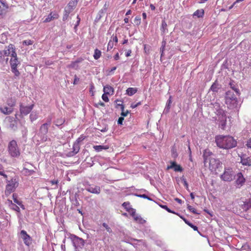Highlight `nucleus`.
Returning <instances> with one entry per match:
<instances>
[{
  "mask_svg": "<svg viewBox=\"0 0 251 251\" xmlns=\"http://www.w3.org/2000/svg\"><path fill=\"white\" fill-rule=\"evenodd\" d=\"M217 146L220 148L229 150L235 147L237 142L232 136L229 135H218L215 137Z\"/></svg>",
  "mask_w": 251,
  "mask_h": 251,
  "instance_id": "nucleus-1",
  "label": "nucleus"
},
{
  "mask_svg": "<svg viewBox=\"0 0 251 251\" xmlns=\"http://www.w3.org/2000/svg\"><path fill=\"white\" fill-rule=\"evenodd\" d=\"M8 151L9 154L12 157H18L20 155V150L18 147L17 142L13 140L8 145Z\"/></svg>",
  "mask_w": 251,
  "mask_h": 251,
  "instance_id": "nucleus-2",
  "label": "nucleus"
},
{
  "mask_svg": "<svg viewBox=\"0 0 251 251\" xmlns=\"http://www.w3.org/2000/svg\"><path fill=\"white\" fill-rule=\"evenodd\" d=\"M6 185L5 194L6 195H9L12 192H14L18 186V182L16 178H12L8 181Z\"/></svg>",
  "mask_w": 251,
  "mask_h": 251,
  "instance_id": "nucleus-3",
  "label": "nucleus"
},
{
  "mask_svg": "<svg viewBox=\"0 0 251 251\" xmlns=\"http://www.w3.org/2000/svg\"><path fill=\"white\" fill-rule=\"evenodd\" d=\"M213 119L216 124L219 125V127L223 130L225 129L226 125V113L219 116L213 117Z\"/></svg>",
  "mask_w": 251,
  "mask_h": 251,
  "instance_id": "nucleus-4",
  "label": "nucleus"
},
{
  "mask_svg": "<svg viewBox=\"0 0 251 251\" xmlns=\"http://www.w3.org/2000/svg\"><path fill=\"white\" fill-rule=\"evenodd\" d=\"M234 173L231 169H225V172L223 175L221 176V178L224 181H230L232 180Z\"/></svg>",
  "mask_w": 251,
  "mask_h": 251,
  "instance_id": "nucleus-5",
  "label": "nucleus"
},
{
  "mask_svg": "<svg viewBox=\"0 0 251 251\" xmlns=\"http://www.w3.org/2000/svg\"><path fill=\"white\" fill-rule=\"evenodd\" d=\"M225 102L228 108L234 111H238L240 106V101L238 99H233L232 100H228Z\"/></svg>",
  "mask_w": 251,
  "mask_h": 251,
  "instance_id": "nucleus-6",
  "label": "nucleus"
},
{
  "mask_svg": "<svg viewBox=\"0 0 251 251\" xmlns=\"http://www.w3.org/2000/svg\"><path fill=\"white\" fill-rule=\"evenodd\" d=\"M209 168L212 171H216L222 166L220 161L214 157H210L209 158Z\"/></svg>",
  "mask_w": 251,
  "mask_h": 251,
  "instance_id": "nucleus-7",
  "label": "nucleus"
},
{
  "mask_svg": "<svg viewBox=\"0 0 251 251\" xmlns=\"http://www.w3.org/2000/svg\"><path fill=\"white\" fill-rule=\"evenodd\" d=\"M21 237L23 240L24 244L27 247H29L32 243V238L27 233L26 231L22 230L20 232Z\"/></svg>",
  "mask_w": 251,
  "mask_h": 251,
  "instance_id": "nucleus-8",
  "label": "nucleus"
},
{
  "mask_svg": "<svg viewBox=\"0 0 251 251\" xmlns=\"http://www.w3.org/2000/svg\"><path fill=\"white\" fill-rule=\"evenodd\" d=\"M72 240L74 246L75 248H82L85 244L84 240L76 235H73L72 237Z\"/></svg>",
  "mask_w": 251,
  "mask_h": 251,
  "instance_id": "nucleus-9",
  "label": "nucleus"
},
{
  "mask_svg": "<svg viewBox=\"0 0 251 251\" xmlns=\"http://www.w3.org/2000/svg\"><path fill=\"white\" fill-rule=\"evenodd\" d=\"M34 106V104L29 106H24L22 104L20 105V110L21 114L23 115H26L29 114L32 110Z\"/></svg>",
  "mask_w": 251,
  "mask_h": 251,
  "instance_id": "nucleus-10",
  "label": "nucleus"
},
{
  "mask_svg": "<svg viewBox=\"0 0 251 251\" xmlns=\"http://www.w3.org/2000/svg\"><path fill=\"white\" fill-rule=\"evenodd\" d=\"M50 124L51 119H49L48 122L42 125L39 129V133L43 135H46L48 132L49 127L50 126Z\"/></svg>",
  "mask_w": 251,
  "mask_h": 251,
  "instance_id": "nucleus-11",
  "label": "nucleus"
},
{
  "mask_svg": "<svg viewBox=\"0 0 251 251\" xmlns=\"http://www.w3.org/2000/svg\"><path fill=\"white\" fill-rule=\"evenodd\" d=\"M240 158V162L243 165L251 167V156H247L246 155H243Z\"/></svg>",
  "mask_w": 251,
  "mask_h": 251,
  "instance_id": "nucleus-12",
  "label": "nucleus"
},
{
  "mask_svg": "<svg viewBox=\"0 0 251 251\" xmlns=\"http://www.w3.org/2000/svg\"><path fill=\"white\" fill-rule=\"evenodd\" d=\"M171 169H174L175 172H181L183 171V168L180 165L177 164L175 161H171V165L168 166L167 168V170Z\"/></svg>",
  "mask_w": 251,
  "mask_h": 251,
  "instance_id": "nucleus-13",
  "label": "nucleus"
},
{
  "mask_svg": "<svg viewBox=\"0 0 251 251\" xmlns=\"http://www.w3.org/2000/svg\"><path fill=\"white\" fill-rule=\"evenodd\" d=\"M236 94H234V92L231 90H228L226 93L225 101H227L228 100H233V99H237Z\"/></svg>",
  "mask_w": 251,
  "mask_h": 251,
  "instance_id": "nucleus-14",
  "label": "nucleus"
},
{
  "mask_svg": "<svg viewBox=\"0 0 251 251\" xmlns=\"http://www.w3.org/2000/svg\"><path fill=\"white\" fill-rule=\"evenodd\" d=\"M106 10L107 7L106 4H105L103 8L100 9L97 14V15L94 21L95 23H98L100 20L101 17H102V16H103L104 13L106 12Z\"/></svg>",
  "mask_w": 251,
  "mask_h": 251,
  "instance_id": "nucleus-15",
  "label": "nucleus"
},
{
  "mask_svg": "<svg viewBox=\"0 0 251 251\" xmlns=\"http://www.w3.org/2000/svg\"><path fill=\"white\" fill-rule=\"evenodd\" d=\"M222 86L220 84L218 81L216 80L211 86L210 90L213 92L216 93H218L219 90L221 89Z\"/></svg>",
  "mask_w": 251,
  "mask_h": 251,
  "instance_id": "nucleus-16",
  "label": "nucleus"
},
{
  "mask_svg": "<svg viewBox=\"0 0 251 251\" xmlns=\"http://www.w3.org/2000/svg\"><path fill=\"white\" fill-rule=\"evenodd\" d=\"M79 0H71L65 9L72 12L76 7Z\"/></svg>",
  "mask_w": 251,
  "mask_h": 251,
  "instance_id": "nucleus-17",
  "label": "nucleus"
},
{
  "mask_svg": "<svg viewBox=\"0 0 251 251\" xmlns=\"http://www.w3.org/2000/svg\"><path fill=\"white\" fill-rule=\"evenodd\" d=\"M58 17H59V16L56 13L51 12L48 16V17L45 19L43 22L44 23H49L52 20L58 19Z\"/></svg>",
  "mask_w": 251,
  "mask_h": 251,
  "instance_id": "nucleus-18",
  "label": "nucleus"
},
{
  "mask_svg": "<svg viewBox=\"0 0 251 251\" xmlns=\"http://www.w3.org/2000/svg\"><path fill=\"white\" fill-rule=\"evenodd\" d=\"M86 190L93 194H99L100 193V188L99 186H89L86 188Z\"/></svg>",
  "mask_w": 251,
  "mask_h": 251,
  "instance_id": "nucleus-19",
  "label": "nucleus"
},
{
  "mask_svg": "<svg viewBox=\"0 0 251 251\" xmlns=\"http://www.w3.org/2000/svg\"><path fill=\"white\" fill-rule=\"evenodd\" d=\"M236 183L238 185H243L245 182V178L244 177L241 173H238L237 174V179L236 180Z\"/></svg>",
  "mask_w": 251,
  "mask_h": 251,
  "instance_id": "nucleus-20",
  "label": "nucleus"
},
{
  "mask_svg": "<svg viewBox=\"0 0 251 251\" xmlns=\"http://www.w3.org/2000/svg\"><path fill=\"white\" fill-rule=\"evenodd\" d=\"M160 29L162 35H164L167 33H168L167 24L164 20L162 21Z\"/></svg>",
  "mask_w": 251,
  "mask_h": 251,
  "instance_id": "nucleus-21",
  "label": "nucleus"
},
{
  "mask_svg": "<svg viewBox=\"0 0 251 251\" xmlns=\"http://www.w3.org/2000/svg\"><path fill=\"white\" fill-rule=\"evenodd\" d=\"M0 111L4 115H9L13 111V108L5 106L4 107L0 105Z\"/></svg>",
  "mask_w": 251,
  "mask_h": 251,
  "instance_id": "nucleus-22",
  "label": "nucleus"
},
{
  "mask_svg": "<svg viewBox=\"0 0 251 251\" xmlns=\"http://www.w3.org/2000/svg\"><path fill=\"white\" fill-rule=\"evenodd\" d=\"M212 152L208 149H206L204 151L203 153V157L204 162H206L209 160L210 157H213Z\"/></svg>",
  "mask_w": 251,
  "mask_h": 251,
  "instance_id": "nucleus-23",
  "label": "nucleus"
},
{
  "mask_svg": "<svg viewBox=\"0 0 251 251\" xmlns=\"http://www.w3.org/2000/svg\"><path fill=\"white\" fill-rule=\"evenodd\" d=\"M103 92L104 93L108 95H113L114 93V89L112 87L109 85H106L103 87Z\"/></svg>",
  "mask_w": 251,
  "mask_h": 251,
  "instance_id": "nucleus-24",
  "label": "nucleus"
},
{
  "mask_svg": "<svg viewBox=\"0 0 251 251\" xmlns=\"http://www.w3.org/2000/svg\"><path fill=\"white\" fill-rule=\"evenodd\" d=\"M29 164L28 163H25V164H24V169H23V172L24 173V174L26 175V176H30V175H32V174H33L35 171L33 170H30V169H28L27 168H26L25 167L27 165H29Z\"/></svg>",
  "mask_w": 251,
  "mask_h": 251,
  "instance_id": "nucleus-25",
  "label": "nucleus"
},
{
  "mask_svg": "<svg viewBox=\"0 0 251 251\" xmlns=\"http://www.w3.org/2000/svg\"><path fill=\"white\" fill-rule=\"evenodd\" d=\"M229 85L230 86V87L232 89L231 91H234L235 92V93L236 94V95H240L239 90L236 86L234 81H231L229 83Z\"/></svg>",
  "mask_w": 251,
  "mask_h": 251,
  "instance_id": "nucleus-26",
  "label": "nucleus"
},
{
  "mask_svg": "<svg viewBox=\"0 0 251 251\" xmlns=\"http://www.w3.org/2000/svg\"><path fill=\"white\" fill-rule=\"evenodd\" d=\"M10 64L11 68H13V67L17 68V66L20 64V62L18 60V58H11Z\"/></svg>",
  "mask_w": 251,
  "mask_h": 251,
  "instance_id": "nucleus-27",
  "label": "nucleus"
},
{
  "mask_svg": "<svg viewBox=\"0 0 251 251\" xmlns=\"http://www.w3.org/2000/svg\"><path fill=\"white\" fill-rule=\"evenodd\" d=\"M13 49V45L10 44L8 46V49L6 50H1V52H2L3 55L5 56H8L10 53L11 51V50Z\"/></svg>",
  "mask_w": 251,
  "mask_h": 251,
  "instance_id": "nucleus-28",
  "label": "nucleus"
},
{
  "mask_svg": "<svg viewBox=\"0 0 251 251\" xmlns=\"http://www.w3.org/2000/svg\"><path fill=\"white\" fill-rule=\"evenodd\" d=\"M6 104L9 107L13 108L16 105V100L14 98H10L7 100Z\"/></svg>",
  "mask_w": 251,
  "mask_h": 251,
  "instance_id": "nucleus-29",
  "label": "nucleus"
},
{
  "mask_svg": "<svg viewBox=\"0 0 251 251\" xmlns=\"http://www.w3.org/2000/svg\"><path fill=\"white\" fill-rule=\"evenodd\" d=\"M8 202L9 203V206L11 209L17 212H20V208L15 204L13 203L12 201L8 200Z\"/></svg>",
  "mask_w": 251,
  "mask_h": 251,
  "instance_id": "nucleus-30",
  "label": "nucleus"
},
{
  "mask_svg": "<svg viewBox=\"0 0 251 251\" xmlns=\"http://www.w3.org/2000/svg\"><path fill=\"white\" fill-rule=\"evenodd\" d=\"M204 14V11L203 9H200V10L198 9V10H196L194 13L193 16V17L196 16L198 18H201L203 16Z\"/></svg>",
  "mask_w": 251,
  "mask_h": 251,
  "instance_id": "nucleus-31",
  "label": "nucleus"
},
{
  "mask_svg": "<svg viewBox=\"0 0 251 251\" xmlns=\"http://www.w3.org/2000/svg\"><path fill=\"white\" fill-rule=\"evenodd\" d=\"M137 89L136 88L130 87V88H128L126 90V94L129 96H131L133 95L134 94H135L137 92Z\"/></svg>",
  "mask_w": 251,
  "mask_h": 251,
  "instance_id": "nucleus-32",
  "label": "nucleus"
},
{
  "mask_svg": "<svg viewBox=\"0 0 251 251\" xmlns=\"http://www.w3.org/2000/svg\"><path fill=\"white\" fill-rule=\"evenodd\" d=\"M212 105V109L214 111V113L222 109V107L220 103L216 101L211 104Z\"/></svg>",
  "mask_w": 251,
  "mask_h": 251,
  "instance_id": "nucleus-33",
  "label": "nucleus"
},
{
  "mask_svg": "<svg viewBox=\"0 0 251 251\" xmlns=\"http://www.w3.org/2000/svg\"><path fill=\"white\" fill-rule=\"evenodd\" d=\"M134 220L137 222L139 224H145L146 221V220H144L140 215H138L136 214L134 217Z\"/></svg>",
  "mask_w": 251,
  "mask_h": 251,
  "instance_id": "nucleus-34",
  "label": "nucleus"
},
{
  "mask_svg": "<svg viewBox=\"0 0 251 251\" xmlns=\"http://www.w3.org/2000/svg\"><path fill=\"white\" fill-rule=\"evenodd\" d=\"M80 147L78 142H75L73 147V155L76 154L79 151Z\"/></svg>",
  "mask_w": 251,
  "mask_h": 251,
  "instance_id": "nucleus-35",
  "label": "nucleus"
},
{
  "mask_svg": "<svg viewBox=\"0 0 251 251\" xmlns=\"http://www.w3.org/2000/svg\"><path fill=\"white\" fill-rule=\"evenodd\" d=\"M241 207L243 211H247L251 207V205H250L246 201H243V204H241Z\"/></svg>",
  "mask_w": 251,
  "mask_h": 251,
  "instance_id": "nucleus-36",
  "label": "nucleus"
},
{
  "mask_svg": "<svg viewBox=\"0 0 251 251\" xmlns=\"http://www.w3.org/2000/svg\"><path fill=\"white\" fill-rule=\"evenodd\" d=\"M94 148L97 151H100L102 150H107L109 149V147L108 146L99 145L95 146Z\"/></svg>",
  "mask_w": 251,
  "mask_h": 251,
  "instance_id": "nucleus-37",
  "label": "nucleus"
},
{
  "mask_svg": "<svg viewBox=\"0 0 251 251\" xmlns=\"http://www.w3.org/2000/svg\"><path fill=\"white\" fill-rule=\"evenodd\" d=\"M172 103V96H170L169 100H167L166 107L164 109V111L168 112L170 110L171 104Z\"/></svg>",
  "mask_w": 251,
  "mask_h": 251,
  "instance_id": "nucleus-38",
  "label": "nucleus"
},
{
  "mask_svg": "<svg viewBox=\"0 0 251 251\" xmlns=\"http://www.w3.org/2000/svg\"><path fill=\"white\" fill-rule=\"evenodd\" d=\"M101 51L100 50H98V49H96L94 51V54L93 55V57L96 60H97L100 58V57L101 56Z\"/></svg>",
  "mask_w": 251,
  "mask_h": 251,
  "instance_id": "nucleus-39",
  "label": "nucleus"
},
{
  "mask_svg": "<svg viewBox=\"0 0 251 251\" xmlns=\"http://www.w3.org/2000/svg\"><path fill=\"white\" fill-rule=\"evenodd\" d=\"M64 119L60 118L56 120L54 123L56 126H60L64 124Z\"/></svg>",
  "mask_w": 251,
  "mask_h": 251,
  "instance_id": "nucleus-40",
  "label": "nucleus"
},
{
  "mask_svg": "<svg viewBox=\"0 0 251 251\" xmlns=\"http://www.w3.org/2000/svg\"><path fill=\"white\" fill-rule=\"evenodd\" d=\"M71 12L70 10H68L65 8L64 14L62 19L63 21H66L68 19L69 15Z\"/></svg>",
  "mask_w": 251,
  "mask_h": 251,
  "instance_id": "nucleus-41",
  "label": "nucleus"
},
{
  "mask_svg": "<svg viewBox=\"0 0 251 251\" xmlns=\"http://www.w3.org/2000/svg\"><path fill=\"white\" fill-rule=\"evenodd\" d=\"M187 209L191 212H192L194 214H200L199 213L197 212V211L193 208L192 206L189 205V204H187Z\"/></svg>",
  "mask_w": 251,
  "mask_h": 251,
  "instance_id": "nucleus-42",
  "label": "nucleus"
},
{
  "mask_svg": "<svg viewBox=\"0 0 251 251\" xmlns=\"http://www.w3.org/2000/svg\"><path fill=\"white\" fill-rule=\"evenodd\" d=\"M11 71L14 74L15 76H19L20 75V73L17 68L13 67V68H11Z\"/></svg>",
  "mask_w": 251,
  "mask_h": 251,
  "instance_id": "nucleus-43",
  "label": "nucleus"
},
{
  "mask_svg": "<svg viewBox=\"0 0 251 251\" xmlns=\"http://www.w3.org/2000/svg\"><path fill=\"white\" fill-rule=\"evenodd\" d=\"M11 58H18L17 56V53L15 51V48L14 47V46L13 45V49L11 50Z\"/></svg>",
  "mask_w": 251,
  "mask_h": 251,
  "instance_id": "nucleus-44",
  "label": "nucleus"
},
{
  "mask_svg": "<svg viewBox=\"0 0 251 251\" xmlns=\"http://www.w3.org/2000/svg\"><path fill=\"white\" fill-rule=\"evenodd\" d=\"M141 17L140 16L135 17L134 22L136 25H139L141 24Z\"/></svg>",
  "mask_w": 251,
  "mask_h": 251,
  "instance_id": "nucleus-45",
  "label": "nucleus"
},
{
  "mask_svg": "<svg viewBox=\"0 0 251 251\" xmlns=\"http://www.w3.org/2000/svg\"><path fill=\"white\" fill-rule=\"evenodd\" d=\"M0 4H1V6L2 8L3 9L4 11H5L7 9H8V6L6 3L3 0H0Z\"/></svg>",
  "mask_w": 251,
  "mask_h": 251,
  "instance_id": "nucleus-46",
  "label": "nucleus"
},
{
  "mask_svg": "<svg viewBox=\"0 0 251 251\" xmlns=\"http://www.w3.org/2000/svg\"><path fill=\"white\" fill-rule=\"evenodd\" d=\"M122 206L126 209V211H127V210H129V208H131L130 206V203L128 201L124 202L122 204Z\"/></svg>",
  "mask_w": 251,
  "mask_h": 251,
  "instance_id": "nucleus-47",
  "label": "nucleus"
},
{
  "mask_svg": "<svg viewBox=\"0 0 251 251\" xmlns=\"http://www.w3.org/2000/svg\"><path fill=\"white\" fill-rule=\"evenodd\" d=\"M127 212L130 213L133 218L136 215L135 209L132 207L129 208V210H127Z\"/></svg>",
  "mask_w": 251,
  "mask_h": 251,
  "instance_id": "nucleus-48",
  "label": "nucleus"
},
{
  "mask_svg": "<svg viewBox=\"0 0 251 251\" xmlns=\"http://www.w3.org/2000/svg\"><path fill=\"white\" fill-rule=\"evenodd\" d=\"M113 46H114L113 41H112V40L110 39L109 42L108 43L107 50L109 51L110 50H111L113 48Z\"/></svg>",
  "mask_w": 251,
  "mask_h": 251,
  "instance_id": "nucleus-49",
  "label": "nucleus"
},
{
  "mask_svg": "<svg viewBox=\"0 0 251 251\" xmlns=\"http://www.w3.org/2000/svg\"><path fill=\"white\" fill-rule=\"evenodd\" d=\"M0 175L4 176V178H7V176L4 174V171L2 165L0 164Z\"/></svg>",
  "mask_w": 251,
  "mask_h": 251,
  "instance_id": "nucleus-50",
  "label": "nucleus"
},
{
  "mask_svg": "<svg viewBox=\"0 0 251 251\" xmlns=\"http://www.w3.org/2000/svg\"><path fill=\"white\" fill-rule=\"evenodd\" d=\"M215 113L217 116H219L221 115H223V114H224L225 113H226V112L223 108H222L220 110H218V111L215 112Z\"/></svg>",
  "mask_w": 251,
  "mask_h": 251,
  "instance_id": "nucleus-51",
  "label": "nucleus"
},
{
  "mask_svg": "<svg viewBox=\"0 0 251 251\" xmlns=\"http://www.w3.org/2000/svg\"><path fill=\"white\" fill-rule=\"evenodd\" d=\"M160 207L162 208L165 209L166 211H167L168 212L171 213H175V212L173 211H172L168 207V206L166 205H160Z\"/></svg>",
  "mask_w": 251,
  "mask_h": 251,
  "instance_id": "nucleus-52",
  "label": "nucleus"
},
{
  "mask_svg": "<svg viewBox=\"0 0 251 251\" xmlns=\"http://www.w3.org/2000/svg\"><path fill=\"white\" fill-rule=\"evenodd\" d=\"M102 226L105 228L106 231L109 232V233H111L112 232V230L111 229V228L108 226V225L107 224H106L105 223H103L102 224Z\"/></svg>",
  "mask_w": 251,
  "mask_h": 251,
  "instance_id": "nucleus-53",
  "label": "nucleus"
},
{
  "mask_svg": "<svg viewBox=\"0 0 251 251\" xmlns=\"http://www.w3.org/2000/svg\"><path fill=\"white\" fill-rule=\"evenodd\" d=\"M182 180L183 182L184 186L185 187V188L186 189V190L190 192V190L189 189L188 184V183H187V182L186 181V179L185 178H182Z\"/></svg>",
  "mask_w": 251,
  "mask_h": 251,
  "instance_id": "nucleus-54",
  "label": "nucleus"
},
{
  "mask_svg": "<svg viewBox=\"0 0 251 251\" xmlns=\"http://www.w3.org/2000/svg\"><path fill=\"white\" fill-rule=\"evenodd\" d=\"M189 226H190L191 228H192L195 231H198V233L200 234V235H201V236H203L201 233L199 231H198V227L196 226H195L194 225H193L192 223Z\"/></svg>",
  "mask_w": 251,
  "mask_h": 251,
  "instance_id": "nucleus-55",
  "label": "nucleus"
},
{
  "mask_svg": "<svg viewBox=\"0 0 251 251\" xmlns=\"http://www.w3.org/2000/svg\"><path fill=\"white\" fill-rule=\"evenodd\" d=\"M13 198L14 202L15 203H17L19 205H21V202H22L17 200V199L16 198V196L15 194L13 195Z\"/></svg>",
  "mask_w": 251,
  "mask_h": 251,
  "instance_id": "nucleus-56",
  "label": "nucleus"
},
{
  "mask_svg": "<svg viewBox=\"0 0 251 251\" xmlns=\"http://www.w3.org/2000/svg\"><path fill=\"white\" fill-rule=\"evenodd\" d=\"M69 66L70 67L75 69H77L78 67L77 64L75 61L72 62Z\"/></svg>",
  "mask_w": 251,
  "mask_h": 251,
  "instance_id": "nucleus-57",
  "label": "nucleus"
},
{
  "mask_svg": "<svg viewBox=\"0 0 251 251\" xmlns=\"http://www.w3.org/2000/svg\"><path fill=\"white\" fill-rule=\"evenodd\" d=\"M33 42L30 40H26L23 41V44L28 46L32 45Z\"/></svg>",
  "mask_w": 251,
  "mask_h": 251,
  "instance_id": "nucleus-58",
  "label": "nucleus"
},
{
  "mask_svg": "<svg viewBox=\"0 0 251 251\" xmlns=\"http://www.w3.org/2000/svg\"><path fill=\"white\" fill-rule=\"evenodd\" d=\"M108 94H105L104 93V94H102V99L105 101V102H108L109 101V99L107 97V95Z\"/></svg>",
  "mask_w": 251,
  "mask_h": 251,
  "instance_id": "nucleus-59",
  "label": "nucleus"
},
{
  "mask_svg": "<svg viewBox=\"0 0 251 251\" xmlns=\"http://www.w3.org/2000/svg\"><path fill=\"white\" fill-rule=\"evenodd\" d=\"M5 60L4 56L3 55L2 52L0 51V63H3Z\"/></svg>",
  "mask_w": 251,
  "mask_h": 251,
  "instance_id": "nucleus-60",
  "label": "nucleus"
},
{
  "mask_svg": "<svg viewBox=\"0 0 251 251\" xmlns=\"http://www.w3.org/2000/svg\"><path fill=\"white\" fill-rule=\"evenodd\" d=\"M10 127L14 130H16L17 128V126L16 124H15L14 123H11L10 124V126H9Z\"/></svg>",
  "mask_w": 251,
  "mask_h": 251,
  "instance_id": "nucleus-61",
  "label": "nucleus"
},
{
  "mask_svg": "<svg viewBox=\"0 0 251 251\" xmlns=\"http://www.w3.org/2000/svg\"><path fill=\"white\" fill-rule=\"evenodd\" d=\"M74 82H73V84L74 85H76L78 83V81H79V78L78 77H77V76H76V75H75V76H74Z\"/></svg>",
  "mask_w": 251,
  "mask_h": 251,
  "instance_id": "nucleus-62",
  "label": "nucleus"
},
{
  "mask_svg": "<svg viewBox=\"0 0 251 251\" xmlns=\"http://www.w3.org/2000/svg\"><path fill=\"white\" fill-rule=\"evenodd\" d=\"M111 39L112 40V41H113V43L114 42H115L116 43H118V38L116 35L114 36V35H113L111 37Z\"/></svg>",
  "mask_w": 251,
  "mask_h": 251,
  "instance_id": "nucleus-63",
  "label": "nucleus"
},
{
  "mask_svg": "<svg viewBox=\"0 0 251 251\" xmlns=\"http://www.w3.org/2000/svg\"><path fill=\"white\" fill-rule=\"evenodd\" d=\"M100 105L104 107L105 106V104L103 102L100 101L98 103L95 104V106L97 107H99Z\"/></svg>",
  "mask_w": 251,
  "mask_h": 251,
  "instance_id": "nucleus-64",
  "label": "nucleus"
}]
</instances>
